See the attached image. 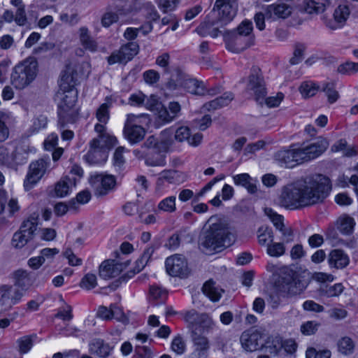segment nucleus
<instances>
[{"label": "nucleus", "instance_id": "1", "mask_svg": "<svg viewBox=\"0 0 358 358\" xmlns=\"http://www.w3.org/2000/svg\"><path fill=\"white\" fill-rule=\"evenodd\" d=\"M331 190L330 179L322 174L309 175L284 185L278 204L288 210H299L323 201Z\"/></svg>", "mask_w": 358, "mask_h": 358}, {"label": "nucleus", "instance_id": "2", "mask_svg": "<svg viewBox=\"0 0 358 358\" xmlns=\"http://www.w3.org/2000/svg\"><path fill=\"white\" fill-rule=\"evenodd\" d=\"M237 8V0H216L212 11L215 19L208 16V20L199 26L198 31L213 38L221 34L229 50L236 53L243 51L253 44L254 37L245 38L238 34H231L224 28L236 15Z\"/></svg>", "mask_w": 358, "mask_h": 358}, {"label": "nucleus", "instance_id": "3", "mask_svg": "<svg viewBox=\"0 0 358 358\" xmlns=\"http://www.w3.org/2000/svg\"><path fill=\"white\" fill-rule=\"evenodd\" d=\"M206 225H208V228L201 238V245L203 248L220 252L235 242L236 234L225 220L212 216L208 220Z\"/></svg>", "mask_w": 358, "mask_h": 358}, {"label": "nucleus", "instance_id": "4", "mask_svg": "<svg viewBox=\"0 0 358 358\" xmlns=\"http://www.w3.org/2000/svg\"><path fill=\"white\" fill-rule=\"evenodd\" d=\"M308 283L300 275L287 266H282L280 277L275 281L277 290L287 297L300 295L306 289Z\"/></svg>", "mask_w": 358, "mask_h": 358}, {"label": "nucleus", "instance_id": "5", "mask_svg": "<svg viewBox=\"0 0 358 358\" xmlns=\"http://www.w3.org/2000/svg\"><path fill=\"white\" fill-rule=\"evenodd\" d=\"M38 70L37 60L32 57L27 58L13 69L10 76L12 85L19 90L27 87L36 78Z\"/></svg>", "mask_w": 358, "mask_h": 358}, {"label": "nucleus", "instance_id": "6", "mask_svg": "<svg viewBox=\"0 0 358 358\" xmlns=\"http://www.w3.org/2000/svg\"><path fill=\"white\" fill-rule=\"evenodd\" d=\"M61 101L59 103V121L58 125L60 129L64 127L67 123L75 122L78 116V109L76 108L78 92L76 90L60 91Z\"/></svg>", "mask_w": 358, "mask_h": 358}, {"label": "nucleus", "instance_id": "7", "mask_svg": "<svg viewBox=\"0 0 358 358\" xmlns=\"http://www.w3.org/2000/svg\"><path fill=\"white\" fill-rule=\"evenodd\" d=\"M175 73L177 78H178L177 80L180 86L184 87L191 94L204 96L206 94L213 95L217 93V90L216 89L206 90L202 82L190 78V76L185 73L180 67L175 68Z\"/></svg>", "mask_w": 358, "mask_h": 358}, {"label": "nucleus", "instance_id": "8", "mask_svg": "<svg viewBox=\"0 0 358 358\" xmlns=\"http://www.w3.org/2000/svg\"><path fill=\"white\" fill-rule=\"evenodd\" d=\"M50 159L43 157L30 164L29 172L24 181L25 190H30L50 169Z\"/></svg>", "mask_w": 358, "mask_h": 358}, {"label": "nucleus", "instance_id": "9", "mask_svg": "<svg viewBox=\"0 0 358 358\" xmlns=\"http://www.w3.org/2000/svg\"><path fill=\"white\" fill-rule=\"evenodd\" d=\"M24 292L15 285H2L0 287V314L10 310L13 306L19 303Z\"/></svg>", "mask_w": 358, "mask_h": 358}, {"label": "nucleus", "instance_id": "10", "mask_svg": "<svg viewBox=\"0 0 358 358\" xmlns=\"http://www.w3.org/2000/svg\"><path fill=\"white\" fill-rule=\"evenodd\" d=\"M89 182L96 196H103L112 191L115 186L116 180L112 175L94 173L91 175Z\"/></svg>", "mask_w": 358, "mask_h": 358}, {"label": "nucleus", "instance_id": "11", "mask_svg": "<svg viewBox=\"0 0 358 358\" xmlns=\"http://www.w3.org/2000/svg\"><path fill=\"white\" fill-rule=\"evenodd\" d=\"M246 89L252 92L257 101H261L266 96V85L259 68H252Z\"/></svg>", "mask_w": 358, "mask_h": 358}, {"label": "nucleus", "instance_id": "12", "mask_svg": "<svg viewBox=\"0 0 358 358\" xmlns=\"http://www.w3.org/2000/svg\"><path fill=\"white\" fill-rule=\"evenodd\" d=\"M274 159L280 166L287 169H292L303 163L299 148L278 150L274 154Z\"/></svg>", "mask_w": 358, "mask_h": 358}, {"label": "nucleus", "instance_id": "13", "mask_svg": "<svg viewBox=\"0 0 358 358\" xmlns=\"http://www.w3.org/2000/svg\"><path fill=\"white\" fill-rule=\"evenodd\" d=\"M138 116L134 114L127 115L124 123L123 134L125 138L131 143L136 144L141 141L145 136V129L137 124Z\"/></svg>", "mask_w": 358, "mask_h": 358}, {"label": "nucleus", "instance_id": "14", "mask_svg": "<svg viewBox=\"0 0 358 358\" xmlns=\"http://www.w3.org/2000/svg\"><path fill=\"white\" fill-rule=\"evenodd\" d=\"M139 50V46L136 42H129L122 45L118 50L114 51L108 57L109 64L127 62L136 55Z\"/></svg>", "mask_w": 358, "mask_h": 358}, {"label": "nucleus", "instance_id": "15", "mask_svg": "<svg viewBox=\"0 0 358 358\" xmlns=\"http://www.w3.org/2000/svg\"><path fill=\"white\" fill-rule=\"evenodd\" d=\"M167 273L172 276L185 278L189 273L187 263L182 255L168 257L165 262Z\"/></svg>", "mask_w": 358, "mask_h": 358}, {"label": "nucleus", "instance_id": "16", "mask_svg": "<svg viewBox=\"0 0 358 358\" xmlns=\"http://www.w3.org/2000/svg\"><path fill=\"white\" fill-rule=\"evenodd\" d=\"M240 341L242 348L248 352H255L263 348V336L256 329L243 331Z\"/></svg>", "mask_w": 358, "mask_h": 358}, {"label": "nucleus", "instance_id": "17", "mask_svg": "<svg viewBox=\"0 0 358 358\" xmlns=\"http://www.w3.org/2000/svg\"><path fill=\"white\" fill-rule=\"evenodd\" d=\"M328 146V141L326 138L320 137L316 142L306 147L299 148L303 163L318 157L327 150Z\"/></svg>", "mask_w": 358, "mask_h": 358}, {"label": "nucleus", "instance_id": "18", "mask_svg": "<svg viewBox=\"0 0 358 358\" xmlns=\"http://www.w3.org/2000/svg\"><path fill=\"white\" fill-rule=\"evenodd\" d=\"M78 77L76 66L73 64H67L61 74L59 80L60 91L76 90L75 86L78 83Z\"/></svg>", "mask_w": 358, "mask_h": 358}, {"label": "nucleus", "instance_id": "19", "mask_svg": "<svg viewBox=\"0 0 358 358\" xmlns=\"http://www.w3.org/2000/svg\"><path fill=\"white\" fill-rule=\"evenodd\" d=\"M192 334L194 349L189 358H207L208 352L210 348L208 339L197 332H194Z\"/></svg>", "mask_w": 358, "mask_h": 358}, {"label": "nucleus", "instance_id": "20", "mask_svg": "<svg viewBox=\"0 0 358 358\" xmlns=\"http://www.w3.org/2000/svg\"><path fill=\"white\" fill-rule=\"evenodd\" d=\"M181 182V173L173 169H166L162 171L156 181L155 191L159 192L165 182L168 184H178Z\"/></svg>", "mask_w": 358, "mask_h": 358}, {"label": "nucleus", "instance_id": "21", "mask_svg": "<svg viewBox=\"0 0 358 358\" xmlns=\"http://www.w3.org/2000/svg\"><path fill=\"white\" fill-rule=\"evenodd\" d=\"M350 14V10L349 6L346 4H340L336 7L333 14L334 22L329 20L326 24L333 30L341 28L345 24Z\"/></svg>", "mask_w": 358, "mask_h": 358}, {"label": "nucleus", "instance_id": "22", "mask_svg": "<svg viewBox=\"0 0 358 358\" xmlns=\"http://www.w3.org/2000/svg\"><path fill=\"white\" fill-rule=\"evenodd\" d=\"M122 270L121 264H116L114 260H106L99 266V276L103 279L115 278Z\"/></svg>", "mask_w": 358, "mask_h": 358}, {"label": "nucleus", "instance_id": "23", "mask_svg": "<svg viewBox=\"0 0 358 358\" xmlns=\"http://www.w3.org/2000/svg\"><path fill=\"white\" fill-rule=\"evenodd\" d=\"M175 138L179 142L186 141L190 145L197 146L201 143L203 135L196 133L191 136L190 130L187 127H180L176 131Z\"/></svg>", "mask_w": 358, "mask_h": 358}, {"label": "nucleus", "instance_id": "24", "mask_svg": "<svg viewBox=\"0 0 358 358\" xmlns=\"http://www.w3.org/2000/svg\"><path fill=\"white\" fill-rule=\"evenodd\" d=\"M268 17L282 18L289 17L292 13V8L286 3H273L265 9Z\"/></svg>", "mask_w": 358, "mask_h": 358}, {"label": "nucleus", "instance_id": "25", "mask_svg": "<svg viewBox=\"0 0 358 358\" xmlns=\"http://www.w3.org/2000/svg\"><path fill=\"white\" fill-rule=\"evenodd\" d=\"M329 264L331 266L336 268H343L346 267L350 259L348 256L341 250L335 249L331 251L328 259Z\"/></svg>", "mask_w": 358, "mask_h": 358}, {"label": "nucleus", "instance_id": "26", "mask_svg": "<svg viewBox=\"0 0 358 358\" xmlns=\"http://www.w3.org/2000/svg\"><path fill=\"white\" fill-rule=\"evenodd\" d=\"M112 348L101 339L93 340L89 344V352L101 358H106L110 355Z\"/></svg>", "mask_w": 358, "mask_h": 358}, {"label": "nucleus", "instance_id": "27", "mask_svg": "<svg viewBox=\"0 0 358 358\" xmlns=\"http://www.w3.org/2000/svg\"><path fill=\"white\" fill-rule=\"evenodd\" d=\"M331 0H304L303 9L308 14H318L324 12Z\"/></svg>", "mask_w": 358, "mask_h": 358}, {"label": "nucleus", "instance_id": "28", "mask_svg": "<svg viewBox=\"0 0 358 358\" xmlns=\"http://www.w3.org/2000/svg\"><path fill=\"white\" fill-rule=\"evenodd\" d=\"M15 286L24 293L32 285L33 280L30 273L24 270H17L14 273Z\"/></svg>", "mask_w": 358, "mask_h": 358}, {"label": "nucleus", "instance_id": "29", "mask_svg": "<svg viewBox=\"0 0 358 358\" xmlns=\"http://www.w3.org/2000/svg\"><path fill=\"white\" fill-rule=\"evenodd\" d=\"M165 157V155L158 148H154L146 154L145 163L149 166H163L166 164Z\"/></svg>", "mask_w": 358, "mask_h": 358}, {"label": "nucleus", "instance_id": "30", "mask_svg": "<svg viewBox=\"0 0 358 358\" xmlns=\"http://www.w3.org/2000/svg\"><path fill=\"white\" fill-rule=\"evenodd\" d=\"M202 292L210 301L216 302L220 299L224 290L217 286L213 280H209L203 284Z\"/></svg>", "mask_w": 358, "mask_h": 358}, {"label": "nucleus", "instance_id": "31", "mask_svg": "<svg viewBox=\"0 0 358 358\" xmlns=\"http://www.w3.org/2000/svg\"><path fill=\"white\" fill-rule=\"evenodd\" d=\"M38 213H33L23 221L19 231L27 234H29V236L33 238L38 224Z\"/></svg>", "mask_w": 358, "mask_h": 358}, {"label": "nucleus", "instance_id": "32", "mask_svg": "<svg viewBox=\"0 0 358 358\" xmlns=\"http://www.w3.org/2000/svg\"><path fill=\"white\" fill-rule=\"evenodd\" d=\"M234 182L236 185L243 186L249 193L254 194L257 191L256 185L248 173H241L233 176Z\"/></svg>", "mask_w": 358, "mask_h": 358}, {"label": "nucleus", "instance_id": "33", "mask_svg": "<svg viewBox=\"0 0 358 358\" xmlns=\"http://www.w3.org/2000/svg\"><path fill=\"white\" fill-rule=\"evenodd\" d=\"M263 348L266 352L278 355L282 350V339L280 336L269 337L265 343H263Z\"/></svg>", "mask_w": 358, "mask_h": 358}, {"label": "nucleus", "instance_id": "34", "mask_svg": "<svg viewBox=\"0 0 358 358\" xmlns=\"http://www.w3.org/2000/svg\"><path fill=\"white\" fill-rule=\"evenodd\" d=\"M234 99L231 93H227L212 100L203 105V108L208 110H217L221 107L227 106Z\"/></svg>", "mask_w": 358, "mask_h": 358}, {"label": "nucleus", "instance_id": "35", "mask_svg": "<svg viewBox=\"0 0 358 358\" xmlns=\"http://www.w3.org/2000/svg\"><path fill=\"white\" fill-rule=\"evenodd\" d=\"M80 41L82 45L87 50L94 52L96 50V43L90 35L87 28L81 27L79 29Z\"/></svg>", "mask_w": 358, "mask_h": 358}, {"label": "nucleus", "instance_id": "36", "mask_svg": "<svg viewBox=\"0 0 358 358\" xmlns=\"http://www.w3.org/2000/svg\"><path fill=\"white\" fill-rule=\"evenodd\" d=\"M337 346L338 352L345 356L352 355L355 348V342L348 336H344L339 339Z\"/></svg>", "mask_w": 358, "mask_h": 358}, {"label": "nucleus", "instance_id": "37", "mask_svg": "<svg viewBox=\"0 0 358 358\" xmlns=\"http://www.w3.org/2000/svg\"><path fill=\"white\" fill-rule=\"evenodd\" d=\"M337 224L338 231L343 234L348 235L352 232L355 222L352 217L344 215L339 217Z\"/></svg>", "mask_w": 358, "mask_h": 358}, {"label": "nucleus", "instance_id": "38", "mask_svg": "<svg viewBox=\"0 0 358 358\" xmlns=\"http://www.w3.org/2000/svg\"><path fill=\"white\" fill-rule=\"evenodd\" d=\"M73 182L69 177L61 179L55 185V192L58 197H64L69 194Z\"/></svg>", "mask_w": 358, "mask_h": 358}, {"label": "nucleus", "instance_id": "39", "mask_svg": "<svg viewBox=\"0 0 358 358\" xmlns=\"http://www.w3.org/2000/svg\"><path fill=\"white\" fill-rule=\"evenodd\" d=\"M107 154L106 151H96L89 150L85 156L86 162L90 164H97L106 161Z\"/></svg>", "mask_w": 358, "mask_h": 358}, {"label": "nucleus", "instance_id": "40", "mask_svg": "<svg viewBox=\"0 0 358 358\" xmlns=\"http://www.w3.org/2000/svg\"><path fill=\"white\" fill-rule=\"evenodd\" d=\"M176 197L169 196L162 199L157 205V210L164 213H171L176 210Z\"/></svg>", "mask_w": 358, "mask_h": 358}, {"label": "nucleus", "instance_id": "41", "mask_svg": "<svg viewBox=\"0 0 358 358\" xmlns=\"http://www.w3.org/2000/svg\"><path fill=\"white\" fill-rule=\"evenodd\" d=\"M32 238L29 234H27L18 230L13 234L11 243L15 248H22Z\"/></svg>", "mask_w": 358, "mask_h": 358}, {"label": "nucleus", "instance_id": "42", "mask_svg": "<svg viewBox=\"0 0 358 358\" xmlns=\"http://www.w3.org/2000/svg\"><path fill=\"white\" fill-rule=\"evenodd\" d=\"M253 27L251 21L245 20L237 27V29L229 31L231 34H238L240 36L245 38L254 37L252 34Z\"/></svg>", "mask_w": 358, "mask_h": 358}, {"label": "nucleus", "instance_id": "43", "mask_svg": "<svg viewBox=\"0 0 358 358\" xmlns=\"http://www.w3.org/2000/svg\"><path fill=\"white\" fill-rule=\"evenodd\" d=\"M258 242L261 245L270 244L273 240V233L271 229L262 227L258 230Z\"/></svg>", "mask_w": 358, "mask_h": 358}, {"label": "nucleus", "instance_id": "44", "mask_svg": "<svg viewBox=\"0 0 358 358\" xmlns=\"http://www.w3.org/2000/svg\"><path fill=\"white\" fill-rule=\"evenodd\" d=\"M34 338H36V335L24 336L17 341L19 352L21 354H25L31 350Z\"/></svg>", "mask_w": 358, "mask_h": 358}, {"label": "nucleus", "instance_id": "45", "mask_svg": "<svg viewBox=\"0 0 358 358\" xmlns=\"http://www.w3.org/2000/svg\"><path fill=\"white\" fill-rule=\"evenodd\" d=\"M200 316L201 314L194 310H191L185 313V320L188 323V327L191 329L192 334L197 332V324Z\"/></svg>", "mask_w": 358, "mask_h": 358}, {"label": "nucleus", "instance_id": "46", "mask_svg": "<svg viewBox=\"0 0 358 358\" xmlns=\"http://www.w3.org/2000/svg\"><path fill=\"white\" fill-rule=\"evenodd\" d=\"M215 327V324L214 323L212 318L207 314H201L200 319L197 324V329L200 328L201 331L205 332H209Z\"/></svg>", "mask_w": 358, "mask_h": 358}, {"label": "nucleus", "instance_id": "47", "mask_svg": "<svg viewBox=\"0 0 358 358\" xmlns=\"http://www.w3.org/2000/svg\"><path fill=\"white\" fill-rule=\"evenodd\" d=\"M337 71L343 75H352L358 72V62H346L338 66Z\"/></svg>", "mask_w": 358, "mask_h": 358}, {"label": "nucleus", "instance_id": "48", "mask_svg": "<svg viewBox=\"0 0 358 358\" xmlns=\"http://www.w3.org/2000/svg\"><path fill=\"white\" fill-rule=\"evenodd\" d=\"M285 252V247L283 243H272L268 244L267 253L271 257H279Z\"/></svg>", "mask_w": 358, "mask_h": 358}, {"label": "nucleus", "instance_id": "49", "mask_svg": "<svg viewBox=\"0 0 358 358\" xmlns=\"http://www.w3.org/2000/svg\"><path fill=\"white\" fill-rule=\"evenodd\" d=\"M110 7L116 10V13L121 15H127L132 10L131 6L128 4V0H116Z\"/></svg>", "mask_w": 358, "mask_h": 358}, {"label": "nucleus", "instance_id": "50", "mask_svg": "<svg viewBox=\"0 0 358 358\" xmlns=\"http://www.w3.org/2000/svg\"><path fill=\"white\" fill-rule=\"evenodd\" d=\"M8 119V115L2 111H0V142L6 141L9 136V129L6 122Z\"/></svg>", "mask_w": 358, "mask_h": 358}, {"label": "nucleus", "instance_id": "51", "mask_svg": "<svg viewBox=\"0 0 358 358\" xmlns=\"http://www.w3.org/2000/svg\"><path fill=\"white\" fill-rule=\"evenodd\" d=\"M323 91L327 96L329 103H333L338 99V92L336 90L334 83H325L323 86Z\"/></svg>", "mask_w": 358, "mask_h": 358}, {"label": "nucleus", "instance_id": "52", "mask_svg": "<svg viewBox=\"0 0 358 358\" xmlns=\"http://www.w3.org/2000/svg\"><path fill=\"white\" fill-rule=\"evenodd\" d=\"M299 90L303 96L310 97L316 94L318 87L313 83L304 82L300 86Z\"/></svg>", "mask_w": 358, "mask_h": 358}, {"label": "nucleus", "instance_id": "53", "mask_svg": "<svg viewBox=\"0 0 358 358\" xmlns=\"http://www.w3.org/2000/svg\"><path fill=\"white\" fill-rule=\"evenodd\" d=\"M97 285L96 276L92 273H87L82 278L80 285L87 290L94 288Z\"/></svg>", "mask_w": 358, "mask_h": 358}, {"label": "nucleus", "instance_id": "54", "mask_svg": "<svg viewBox=\"0 0 358 358\" xmlns=\"http://www.w3.org/2000/svg\"><path fill=\"white\" fill-rule=\"evenodd\" d=\"M344 289V287L341 283H336L332 286L326 287L322 289L324 295L327 297L338 296Z\"/></svg>", "mask_w": 358, "mask_h": 358}, {"label": "nucleus", "instance_id": "55", "mask_svg": "<svg viewBox=\"0 0 358 358\" xmlns=\"http://www.w3.org/2000/svg\"><path fill=\"white\" fill-rule=\"evenodd\" d=\"M171 347V350L177 355H182L186 350V344L180 336L173 339Z\"/></svg>", "mask_w": 358, "mask_h": 358}, {"label": "nucleus", "instance_id": "56", "mask_svg": "<svg viewBox=\"0 0 358 358\" xmlns=\"http://www.w3.org/2000/svg\"><path fill=\"white\" fill-rule=\"evenodd\" d=\"M306 50V46L301 43L295 45L293 57H291L289 62L292 64H299L303 58V53Z\"/></svg>", "mask_w": 358, "mask_h": 358}, {"label": "nucleus", "instance_id": "57", "mask_svg": "<svg viewBox=\"0 0 358 358\" xmlns=\"http://www.w3.org/2000/svg\"><path fill=\"white\" fill-rule=\"evenodd\" d=\"M109 105L106 103L101 104L96 110V116L99 122L106 124L109 119Z\"/></svg>", "mask_w": 358, "mask_h": 358}, {"label": "nucleus", "instance_id": "58", "mask_svg": "<svg viewBox=\"0 0 358 358\" xmlns=\"http://www.w3.org/2000/svg\"><path fill=\"white\" fill-rule=\"evenodd\" d=\"M108 11L106 12L101 17V24L104 27H109L112 24L118 20V14L112 12V8H109Z\"/></svg>", "mask_w": 358, "mask_h": 358}, {"label": "nucleus", "instance_id": "59", "mask_svg": "<svg viewBox=\"0 0 358 358\" xmlns=\"http://www.w3.org/2000/svg\"><path fill=\"white\" fill-rule=\"evenodd\" d=\"M331 355V351L329 350L317 351L313 348H308L306 352V358H330Z\"/></svg>", "mask_w": 358, "mask_h": 358}, {"label": "nucleus", "instance_id": "60", "mask_svg": "<svg viewBox=\"0 0 358 358\" xmlns=\"http://www.w3.org/2000/svg\"><path fill=\"white\" fill-rule=\"evenodd\" d=\"M320 324L315 321H308L301 326V331L303 335L310 336L316 333Z\"/></svg>", "mask_w": 358, "mask_h": 358}, {"label": "nucleus", "instance_id": "61", "mask_svg": "<svg viewBox=\"0 0 358 358\" xmlns=\"http://www.w3.org/2000/svg\"><path fill=\"white\" fill-rule=\"evenodd\" d=\"M265 212L277 229H281L282 227L285 226L283 217L282 215L277 214L271 209H266Z\"/></svg>", "mask_w": 358, "mask_h": 358}, {"label": "nucleus", "instance_id": "62", "mask_svg": "<svg viewBox=\"0 0 358 358\" xmlns=\"http://www.w3.org/2000/svg\"><path fill=\"white\" fill-rule=\"evenodd\" d=\"M47 117L44 115H39L34 118L30 128L31 133L38 132L39 130L45 128L47 125Z\"/></svg>", "mask_w": 358, "mask_h": 358}, {"label": "nucleus", "instance_id": "63", "mask_svg": "<svg viewBox=\"0 0 358 358\" xmlns=\"http://www.w3.org/2000/svg\"><path fill=\"white\" fill-rule=\"evenodd\" d=\"M28 153L21 148H17L13 153V161L16 164H22L27 162Z\"/></svg>", "mask_w": 358, "mask_h": 358}, {"label": "nucleus", "instance_id": "64", "mask_svg": "<svg viewBox=\"0 0 358 358\" xmlns=\"http://www.w3.org/2000/svg\"><path fill=\"white\" fill-rule=\"evenodd\" d=\"M134 352L135 358H152L151 350L146 346H136Z\"/></svg>", "mask_w": 358, "mask_h": 358}]
</instances>
